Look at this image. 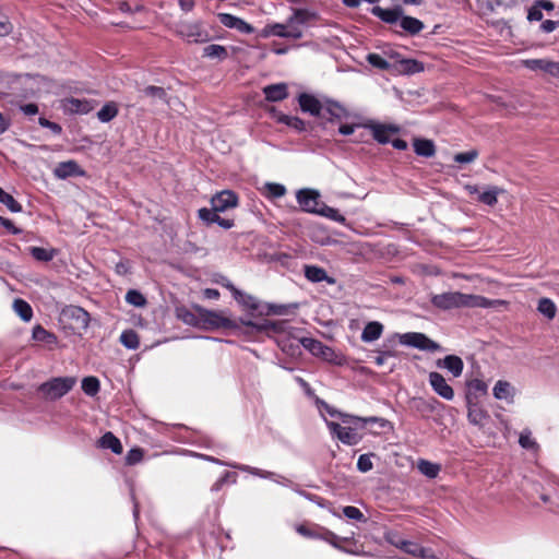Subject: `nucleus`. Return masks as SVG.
Wrapping results in <instances>:
<instances>
[{"mask_svg":"<svg viewBox=\"0 0 559 559\" xmlns=\"http://www.w3.org/2000/svg\"><path fill=\"white\" fill-rule=\"evenodd\" d=\"M431 304L439 309L450 310L454 308H491L498 300H491L480 295L449 292L433 295Z\"/></svg>","mask_w":559,"mask_h":559,"instance_id":"obj_1","label":"nucleus"},{"mask_svg":"<svg viewBox=\"0 0 559 559\" xmlns=\"http://www.w3.org/2000/svg\"><path fill=\"white\" fill-rule=\"evenodd\" d=\"M75 384L73 377H56L37 388L38 395L47 401H56L64 396Z\"/></svg>","mask_w":559,"mask_h":559,"instance_id":"obj_2","label":"nucleus"},{"mask_svg":"<svg viewBox=\"0 0 559 559\" xmlns=\"http://www.w3.org/2000/svg\"><path fill=\"white\" fill-rule=\"evenodd\" d=\"M178 34L188 43H206L210 40V34L201 22H181L178 25Z\"/></svg>","mask_w":559,"mask_h":559,"instance_id":"obj_3","label":"nucleus"},{"mask_svg":"<svg viewBox=\"0 0 559 559\" xmlns=\"http://www.w3.org/2000/svg\"><path fill=\"white\" fill-rule=\"evenodd\" d=\"M400 343L405 346L418 348L421 350L436 352L440 348V345L428 336L419 332H408L399 335Z\"/></svg>","mask_w":559,"mask_h":559,"instance_id":"obj_4","label":"nucleus"},{"mask_svg":"<svg viewBox=\"0 0 559 559\" xmlns=\"http://www.w3.org/2000/svg\"><path fill=\"white\" fill-rule=\"evenodd\" d=\"M320 193L318 190L304 188L297 191L296 199L301 209L306 213L316 214L323 202L320 201Z\"/></svg>","mask_w":559,"mask_h":559,"instance_id":"obj_5","label":"nucleus"},{"mask_svg":"<svg viewBox=\"0 0 559 559\" xmlns=\"http://www.w3.org/2000/svg\"><path fill=\"white\" fill-rule=\"evenodd\" d=\"M326 426L333 437L347 445L358 444L362 437L353 427H344L334 421H326Z\"/></svg>","mask_w":559,"mask_h":559,"instance_id":"obj_6","label":"nucleus"},{"mask_svg":"<svg viewBox=\"0 0 559 559\" xmlns=\"http://www.w3.org/2000/svg\"><path fill=\"white\" fill-rule=\"evenodd\" d=\"M233 467L237 468L241 472L249 473V474L260 477V478L271 479L274 483L280 484L282 486L294 487V483L290 479L286 478L283 475L276 474L274 472L264 471V469L253 467L250 465H245V464H233Z\"/></svg>","mask_w":559,"mask_h":559,"instance_id":"obj_7","label":"nucleus"},{"mask_svg":"<svg viewBox=\"0 0 559 559\" xmlns=\"http://www.w3.org/2000/svg\"><path fill=\"white\" fill-rule=\"evenodd\" d=\"M555 11V3L550 0H534L533 3L527 8V21L528 22H542L544 19V12L549 16H556L558 13L552 14Z\"/></svg>","mask_w":559,"mask_h":559,"instance_id":"obj_8","label":"nucleus"},{"mask_svg":"<svg viewBox=\"0 0 559 559\" xmlns=\"http://www.w3.org/2000/svg\"><path fill=\"white\" fill-rule=\"evenodd\" d=\"M62 316L72 321V329L86 330L90 323V313L79 306H69L63 309Z\"/></svg>","mask_w":559,"mask_h":559,"instance_id":"obj_9","label":"nucleus"},{"mask_svg":"<svg viewBox=\"0 0 559 559\" xmlns=\"http://www.w3.org/2000/svg\"><path fill=\"white\" fill-rule=\"evenodd\" d=\"M428 381L433 392L445 401H452L454 399V390L448 383L445 378L436 371H432L428 376Z\"/></svg>","mask_w":559,"mask_h":559,"instance_id":"obj_10","label":"nucleus"},{"mask_svg":"<svg viewBox=\"0 0 559 559\" xmlns=\"http://www.w3.org/2000/svg\"><path fill=\"white\" fill-rule=\"evenodd\" d=\"M370 130L373 139L380 144H388L391 142V135L400 132V127L395 124H384L378 122H370L366 124Z\"/></svg>","mask_w":559,"mask_h":559,"instance_id":"obj_11","label":"nucleus"},{"mask_svg":"<svg viewBox=\"0 0 559 559\" xmlns=\"http://www.w3.org/2000/svg\"><path fill=\"white\" fill-rule=\"evenodd\" d=\"M341 419L344 424H354L357 427H365L367 425H377V427L381 430L385 428H391V424L389 420L381 418V417H358V416H352L347 414H340Z\"/></svg>","mask_w":559,"mask_h":559,"instance_id":"obj_12","label":"nucleus"},{"mask_svg":"<svg viewBox=\"0 0 559 559\" xmlns=\"http://www.w3.org/2000/svg\"><path fill=\"white\" fill-rule=\"evenodd\" d=\"M523 66L531 71H543L551 76L559 78V62L547 59H526Z\"/></svg>","mask_w":559,"mask_h":559,"instance_id":"obj_13","label":"nucleus"},{"mask_svg":"<svg viewBox=\"0 0 559 559\" xmlns=\"http://www.w3.org/2000/svg\"><path fill=\"white\" fill-rule=\"evenodd\" d=\"M238 204V197L230 190H223L216 193L211 199V205L215 211L225 212L229 209L236 207Z\"/></svg>","mask_w":559,"mask_h":559,"instance_id":"obj_14","label":"nucleus"},{"mask_svg":"<svg viewBox=\"0 0 559 559\" xmlns=\"http://www.w3.org/2000/svg\"><path fill=\"white\" fill-rule=\"evenodd\" d=\"M61 108L66 114L84 115L88 114L93 109V105L87 99L70 97L61 100Z\"/></svg>","mask_w":559,"mask_h":559,"instance_id":"obj_15","label":"nucleus"},{"mask_svg":"<svg viewBox=\"0 0 559 559\" xmlns=\"http://www.w3.org/2000/svg\"><path fill=\"white\" fill-rule=\"evenodd\" d=\"M441 406V403L435 399H425V397H414L411 401V407L419 413L423 417L429 416L430 414L437 412L438 407Z\"/></svg>","mask_w":559,"mask_h":559,"instance_id":"obj_16","label":"nucleus"},{"mask_svg":"<svg viewBox=\"0 0 559 559\" xmlns=\"http://www.w3.org/2000/svg\"><path fill=\"white\" fill-rule=\"evenodd\" d=\"M403 9L400 5H395L394 8L384 9L379 5H376L371 9V14L381 20L386 24H395L401 21L403 15Z\"/></svg>","mask_w":559,"mask_h":559,"instance_id":"obj_17","label":"nucleus"},{"mask_svg":"<svg viewBox=\"0 0 559 559\" xmlns=\"http://www.w3.org/2000/svg\"><path fill=\"white\" fill-rule=\"evenodd\" d=\"M298 103H299L300 109L304 112H308L314 117L322 116L323 103H321L313 95H310L307 93H301L298 96Z\"/></svg>","mask_w":559,"mask_h":559,"instance_id":"obj_18","label":"nucleus"},{"mask_svg":"<svg viewBox=\"0 0 559 559\" xmlns=\"http://www.w3.org/2000/svg\"><path fill=\"white\" fill-rule=\"evenodd\" d=\"M437 367L447 369L454 378H459L464 369V362L456 355H448L437 360Z\"/></svg>","mask_w":559,"mask_h":559,"instance_id":"obj_19","label":"nucleus"},{"mask_svg":"<svg viewBox=\"0 0 559 559\" xmlns=\"http://www.w3.org/2000/svg\"><path fill=\"white\" fill-rule=\"evenodd\" d=\"M466 403L478 402L480 396L487 394V383L480 379H472L466 382Z\"/></svg>","mask_w":559,"mask_h":559,"instance_id":"obj_20","label":"nucleus"},{"mask_svg":"<svg viewBox=\"0 0 559 559\" xmlns=\"http://www.w3.org/2000/svg\"><path fill=\"white\" fill-rule=\"evenodd\" d=\"M53 175L59 179H67L69 177H75L83 175V170L79 164L74 160H67L59 163L55 169Z\"/></svg>","mask_w":559,"mask_h":559,"instance_id":"obj_21","label":"nucleus"},{"mask_svg":"<svg viewBox=\"0 0 559 559\" xmlns=\"http://www.w3.org/2000/svg\"><path fill=\"white\" fill-rule=\"evenodd\" d=\"M230 292L235 300L243 308L252 311L260 310V301L252 295H249L235 286H230Z\"/></svg>","mask_w":559,"mask_h":559,"instance_id":"obj_22","label":"nucleus"},{"mask_svg":"<svg viewBox=\"0 0 559 559\" xmlns=\"http://www.w3.org/2000/svg\"><path fill=\"white\" fill-rule=\"evenodd\" d=\"M263 94L267 102H281L288 97L287 84L276 83L263 87Z\"/></svg>","mask_w":559,"mask_h":559,"instance_id":"obj_23","label":"nucleus"},{"mask_svg":"<svg viewBox=\"0 0 559 559\" xmlns=\"http://www.w3.org/2000/svg\"><path fill=\"white\" fill-rule=\"evenodd\" d=\"M467 404V418L472 425L483 426L484 421L488 418V414L484 411L478 402H471Z\"/></svg>","mask_w":559,"mask_h":559,"instance_id":"obj_24","label":"nucleus"},{"mask_svg":"<svg viewBox=\"0 0 559 559\" xmlns=\"http://www.w3.org/2000/svg\"><path fill=\"white\" fill-rule=\"evenodd\" d=\"M305 276L308 281L312 283L328 282L329 284H333L334 280L329 277L325 270L316 266V265H306L305 266Z\"/></svg>","mask_w":559,"mask_h":559,"instance_id":"obj_25","label":"nucleus"},{"mask_svg":"<svg viewBox=\"0 0 559 559\" xmlns=\"http://www.w3.org/2000/svg\"><path fill=\"white\" fill-rule=\"evenodd\" d=\"M97 445L102 449H109L115 454L122 453V444L120 440L110 431L104 433L97 442Z\"/></svg>","mask_w":559,"mask_h":559,"instance_id":"obj_26","label":"nucleus"},{"mask_svg":"<svg viewBox=\"0 0 559 559\" xmlns=\"http://www.w3.org/2000/svg\"><path fill=\"white\" fill-rule=\"evenodd\" d=\"M383 332V325L378 321H371L366 324L361 332V340L371 343L380 338Z\"/></svg>","mask_w":559,"mask_h":559,"instance_id":"obj_27","label":"nucleus"},{"mask_svg":"<svg viewBox=\"0 0 559 559\" xmlns=\"http://www.w3.org/2000/svg\"><path fill=\"white\" fill-rule=\"evenodd\" d=\"M400 26L403 28L405 33L412 36L419 34L425 27L424 23L420 20L406 15H402Z\"/></svg>","mask_w":559,"mask_h":559,"instance_id":"obj_28","label":"nucleus"},{"mask_svg":"<svg viewBox=\"0 0 559 559\" xmlns=\"http://www.w3.org/2000/svg\"><path fill=\"white\" fill-rule=\"evenodd\" d=\"M413 146L418 156L432 157L436 154V146L431 140L415 139Z\"/></svg>","mask_w":559,"mask_h":559,"instance_id":"obj_29","label":"nucleus"},{"mask_svg":"<svg viewBox=\"0 0 559 559\" xmlns=\"http://www.w3.org/2000/svg\"><path fill=\"white\" fill-rule=\"evenodd\" d=\"M275 118L278 122L298 131L302 132L306 131V122L296 116H289L282 112H278L275 115Z\"/></svg>","mask_w":559,"mask_h":559,"instance_id":"obj_30","label":"nucleus"},{"mask_svg":"<svg viewBox=\"0 0 559 559\" xmlns=\"http://www.w3.org/2000/svg\"><path fill=\"white\" fill-rule=\"evenodd\" d=\"M323 111L330 115L331 119L341 120L347 117V110L337 102L328 99L323 103Z\"/></svg>","mask_w":559,"mask_h":559,"instance_id":"obj_31","label":"nucleus"},{"mask_svg":"<svg viewBox=\"0 0 559 559\" xmlns=\"http://www.w3.org/2000/svg\"><path fill=\"white\" fill-rule=\"evenodd\" d=\"M493 396L497 400L511 401L513 397V386L508 381L499 380L493 386Z\"/></svg>","mask_w":559,"mask_h":559,"instance_id":"obj_32","label":"nucleus"},{"mask_svg":"<svg viewBox=\"0 0 559 559\" xmlns=\"http://www.w3.org/2000/svg\"><path fill=\"white\" fill-rule=\"evenodd\" d=\"M33 338L37 342H43L47 345H53L57 343V336L44 329L41 325H36L33 329Z\"/></svg>","mask_w":559,"mask_h":559,"instance_id":"obj_33","label":"nucleus"},{"mask_svg":"<svg viewBox=\"0 0 559 559\" xmlns=\"http://www.w3.org/2000/svg\"><path fill=\"white\" fill-rule=\"evenodd\" d=\"M13 309L15 313L23 320V321H29L33 317V310L29 304L23 299H15L13 301Z\"/></svg>","mask_w":559,"mask_h":559,"instance_id":"obj_34","label":"nucleus"},{"mask_svg":"<svg viewBox=\"0 0 559 559\" xmlns=\"http://www.w3.org/2000/svg\"><path fill=\"white\" fill-rule=\"evenodd\" d=\"M204 321L214 328L230 326V320L215 311H206L204 314Z\"/></svg>","mask_w":559,"mask_h":559,"instance_id":"obj_35","label":"nucleus"},{"mask_svg":"<svg viewBox=\"0 0 559 559\" xmlns=\"http://www.w3.org/2000/svg\"><path fill=\"white\" fill-rule=\"evenodd\" d=\"M312 17H314V13L310 12L309 10L295 9L293 15L288 17V24L304 25L307 24Z\"/></svg>","mask_w":559,"mask_h":559,"instance_id":"obj_36","label":"nucleus"},{"mask_svg":"<svg viewBox=\"0 0 559 559\" xmlns=\"http://www.w3.org/2000/svg\"><path fill=\"white\" fill-rule=\"evenodd\" d=\"M28 251L31 255L39 262H49L56 255L55 249H46L41 247H29Z\"/></svg>","mask_w":559,"mask_h":559,"instance_id":"obj_37","label":"nucleus"},{"mask_svg":"<svg viewBox=\"0 0 559 559\" xmlns=\"http://www.w3.org/2000/svg\"><path fill=\"white\" fill-rule=\"evenodd\" d=\"M120 343L128 349H136L140 345L139 335L134 330H124L120 335Z\"/></svg>","mask_w":559,"mask_h":559,"instance_id":"obj_38","label":"nucleus"},{"mask_svg":"<svg viewBox=\"0 0 559 559\" xmlns=\"http://www.w3.org/2000/svg\"><path fill=\"white\" fill-rule=\"evenodd\" d=\"M317 215L326 217V218H329L331 221L337 222V223L343 224V225L346 223V218H345L344 215L340 214L336 209H333V207L326 205L325 203H323L320 206Z\"/></svg>","mask_w":559,"mask_h":559,"instance_id":"obj_39","label":"nucleus"},{"mask_svg":"<svg viewBox=\"0 0 559 559\" xmlns=\"http://www.w3.org/2000/svg\"><path fill=\"white\" fill-rule=\"evenodd\" d=\"M263 193L269 199L282 198L286 193V188L281 183L265 182Z\"/></svg>","mask_w":559,"mask_h":559,"instance_id":"obj_40","label":"nucleus"},{"mask_svg":"<svg viewBox=\"0 0 559 559\" xmlns=\"http://www.w3.org/2000/svg\"><path fill=\"white\" fill-rule=\"evenodd\" d=\"M118 115V107L115 103L110 102L105 104L97 112V118L102 122H109Z\"/></svg>","mask_w":559,"mask_h":559,"instance_id":"obj_41","label":"nucleus"},{"mask_svg":"<svg viewBox=\"0 0 559 559\" xmlns=\"http://www.w3.org/2000/svg\"><path fill=\"white\" fill-rule=\"evenodd\" d=\"M400 70L406 74H415L424 71V64L415 59H403L400 61Z\"/></svg>","mask_w":559,"mask_h":559,"instance_id":"obj_42","label":"nucleus"},{"mask_svg":"<svg viewBox=\"0 0 559 559\" xmlns=\"http://www.w3.org/2000/svg\"><path fill=\"white\" fill-rule=\"evenodd\" d=\"M417 467L423 475L429 478L437 477L440 472L439 465L426 460H419Z\"/></svg>","mask_w":559,"mask_h":559,"instance_id":"obj_43","label":"nucleus"},{"mask_svg":"<svg viewBox=\"0 0 559 559\" xmlns=\"http://www.w3.org/2000/svg\"><path fill=\"white\" fill-rule=\"evenodd\" d=\"M500 192V189L497 187H489L487 190L479 192L478 200L486 205H495L497 203V198Z\"/></svg>","mask_w":559,"mask_h":559,"instance_id":"obj_44","label":"nucleus"},{"mask_svg":"<svg viewBox=\"0 0 559 559\" xmlns=\"http://www.w3.org/2000/svg\"><path fill=\"white\" fill-rule=\"evenodd\" d=\"M0 203L4 204L11 212L19 213L22 211L21 204L8 192L0 187Z\"/></svg>","mask_w":559,"mask_h":559,"instance_id":"obj_45","label":"nucleus"},{"mask_svg":"<svg viewBox=\"0 0 559 559\" xmlns=\"http://www.w3.org/2000/svg\"><path fill=\"white\" fill-rule=\"evenodd\" d=\"M537 309L548 319H554L556 316V305L549 298L539 299Z\"/></svg>","mask_w":559,"mask_h":559,"instance_id":"obj_46","label":"nucleus"},{"mask_svg":"<svg viewBox=\"0 0 559 559\" xmlns=\"http://www.w3.org/2000/svg\"><path fill=\"white\" fill-rule=\"evenodd\" d=\"M142 93H143V95H145L147 97H152L156 100L169 103L167 99V93H166L165 88H163V87L150 85V86L144 87L142 90Z\"/></svg>","mask_w":559,"mask_h":559,"instance_id":"obj_47","label":"nucleus"},{"mask_svg":"<svg viewBox=\"0 0 559 559\" xmlns=\"http://www.w3.org/2000/svg\"><path fill=\"white\" fill-rule=\"evenodd\" d=\"M99 380L95 377H86L82 380V390L86 395H96L99 391Z\"/></svg>","mask_w":559,"mask_h":559,"instance_id":"obj_48","label":"nucleus"},{"mask_svg":"<svg viewBox=\"0 0 559 559\" xmlns=\"http://www.w3.org/2000/svg\"><path fill=\"white\" fill-rule=\"evenodd\" d=\"M199 218L201 221H203L204 223H206L207 225L210 224H217L218 221H219V214L221 211H215L213 207L212 209H206V207H202L199 210Z\"/></svg>","mask_w":559,"mask_h":559,"instance_id":"obj_49","label":"nucleus"},{"mask_svg":"<svg viewBox=\"0 0 559 559\" xmlns=\"http://www.w3.org/2000/svg\"><path fill=\"white\" fill-rule=\"evenodd\" d=\"M342 513L348 520L362 523L367 522V518L365 516V514L356 507L346 506L342 509Z\"/></svg>","mask_w":559,"mask_h":559,"instance_id":"obj_50","label":"nucleus"},{"mask_svg":"<svg viewBox=\"0 0 559 559\" xmlns=\"http://www.w3.org/2000/svg\"><path fill=\"white\" fill-rule=\"evenodd\" d=\"M203 56L209 58L223 59L227 56V50L224 46L212 44L203 49Z\"/></svg>","mask_w":559,"mask_h":559,"instance_id":"obj_51","label":"nucleus"},{"mask_svg":"<svg viewBox=\"0 0 559 559\" xmlns=\"http://www.w3.org/2000/svg\"><path fill=\"white\" fill-rule=\"evenodd\" d=\"M237 474L234 472H225L212 486L213 492L219 491L226 483L236 484Z\"/></svg>","mask_w":559,"mask_h":559,"instance_id":"obj_52","label":"nucleus"},{"mask_svg":"<svg viewBox=\"0 0 559 559\" xmlns=\"http://www.w3.org/2000/svg\"><path fill=\"white\" fill-rule=\"evenodd\" d=\"M301 345L305 349L310 352L312 355L318 356L322 349L323 343L312 337H302L300 340Z\"/></svg>","mask_w":559,"mask_h":559,"instance_id":"obj_53","label":"nucleus"},{"mask_svg":"<svg viewBox=\"0 0 559 559\" xmlns=\"http://www.w3.org/2000/svg\"><path fill=\"white\" fill-rule=\"evenodd\" d=\"M242 323L251 329V330H255L258 332H262V331H276L277 329V324L275 322H272V321H269V320H264L263 322L261 323H255V322H252V321H242Z\"/></svg>","mask_w":559,"mask_h":559,"instance_id":"obj_54","label":"nucleus"},{"mask_svg":"<svg viewBox=\"0 0 559 559\" xmlns=\"http://www.w3.org/2000/svg\"><path fill=\"white\" fill-rule=\"evenodd\" d=\"M126 301L134 307H143L146 304L145 297L135 289H130L126 294Z\"/></svg>","mask_w":559,"mask_h":559,"instance_id":"obj_55","label":"nucleus"},{"mask_svg":"<svg viewBox=\"0 0 559 559\" xmlns=\"http://www.w3.org/2000/svg\"><path fill=\"white\" fill-rule=\"evenodd\" d=\"M366 59L372 67L377 69L388 70L390 68V62L378 53H368Z\"/></svg>","mask_w":559,"mask_h":559,"instance_id":"obj_56","label":"nucleus"},{"mask_svg":"<svg viewBox=\"0 0 559 559\" xmlns=\"http://www.w3.org/2000/svg\"><path fill=\"white\" fill-rule=\"evenodd\" d=\"M519 443L522 448L533 450L537 448L536 441L532 438V433L528 429H524L519 439Z\"/></svg>","mask_w":559,"mask_h":559,"instance_id":"obj_57","label":"nucleus"},{"mask_svg":"<svg viewBox=\"0 0 559 559\" xmlns=\"http://www.w3.org/2000/svg\"><path fill=\"white\" fill-rule=\"evenodd\" d=\"M478 157L477 150H471L467 152L457 153L453 156L455 163L459 164H468L474 162Z\"/></svg>","mask_w":559,"mask_h":559,"instance_id":"obj_58","label":"nucleus"},{"mask_svg":"<svg viewBox=\"0 0 559 559\" xmlns=\"http://www.w3.org/2000/svg\"><path fill=\"white\" fill-rule=\"evenodd\" d=\"M373 454H361L359 457H358V461H357V468L359 472L361 473H367L369 472L370 469H372V461H371V456Z\"/></svg>","mask_w":559,"mask_h":559,"instance_id":"obj_59","label":"nucleus"},{"mask_svg":"<svg viewBox=\"0 0 559 559\" xmlns=\"http://www.w3.org/2000/svg\"><path fill=\"white\" fill-rule=\"evenodd\" d=\"M217 19L222 25L228 28H235L237 27V21L239 17L229 14V13H218Z\"/></svg>","mask_w":559,"mask_h":559,"instance_id":"obj_60","label":"nucleus"},{"mask_svg":"<svg viewBox=\"0 0 559 559\" xmlns=\"http://www.w3.org/2000/svg\"><path fill=\"white\" fill-rule=\"evenodd\" d=\"M142 459H143V450L140 448H134L128 452V454L126 456V462L129 465H134V464L141 462Z\"/></svg>","mask_w":559,"mask_h":559,"instance_id":"obj_61","label":"nucleus"},{"mask_svg":"<svg viewBox=\"0 0 559 559\" xmlns=\"http://www.w3.org/2000/svg\"><path fill=\"white\" fill-rule=\"evenodd\" d=\"M557 28H559V20L548 19V20L542 21V23L539 25V31L543 34H550V33L555 32Z\"/></svg>","mask_w":559,"mask_h":559,"instance_id":"obj_62","label":"nucleus"},{"mask_svg":"<svg viewBox=\"0 0 559 559\" xmlns=\"http://www.w3.org/2000/svg\"><path fill=\"white\" fill-rule=\"evenodd\" d=\"M385 539L388 540V543H390L392 546L399 548V549H403L404 547V544L406 543V539H403L397 533L395 532H390L386 534L385 536Z\"/></svg>","mask_w":559,"mask_h":559,"instance_id":"obj_63","label":"nucleus"},{"mask_svg":"<svg viewBox=\"0 0 559 559\" xmlns=\"http://www.w3.org/2000/svg\"><path fill=\"white\" fill-rule=\"evenodd\" d=\"M286 27L287 24L275 23L267 26V32L273 36L286 38Z\"/></svg>","mask_w":559,"mask_h":559,"instance_id":"obj_64","label":"nucleus"}]
</instances>
